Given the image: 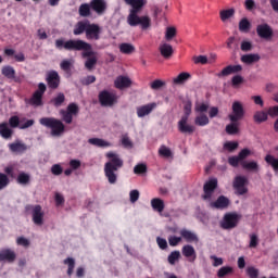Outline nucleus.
Instances as JSON below:
<instances>
[{
    "label": "nucleus",
    "mask_w": 278,
    "mask_h": 278,
    "mask_svg": "<svg viewBox=\"0 0 278 278\" xmlns=\"http://www.w3.org/2000/svg\"><path fill=\"white\" fill-rule=\"evenodd\" d=\"M242 168H244L245 170H254V173H257V170H260V165L255 161H251L248 163L242 162Z\"/></svg>",
    "instance_id": "nucleus-44"
},
{
    "label": "nucleus",
    "mask_w": 278,
    "mask_h": 278,
    "mask_svg": "<svg viewBox=\"0 0 278 278\" xmlns=\"http://www.w3.org/2000/svg\"><path fill=\"white\" fill-rule=\"evenodd\" d=\"M45 92H47V85L40 83L38 85V90H36L28 100V104L34 105L35 108H40L42 105V97Z\"/></svg>",
    "instance_id": "nucleus-10"
},
{
    "label": "nucleus",
    "mask_w": 278,
    "mask_h": 278,
    "mask_svg": "<svg viewBox=\"0 0 278 278\" xmlns=\"http://www.w3.org/2000/svg\"><path fill=\"white\" fill-rule=\"evenodd\" d=\"M247 275L250 278H258L260 277V269L251 266L247 268Z\"/></svg>",
    "instance_id": "nucleus-56"
},
{
    "label": "nucleus",
    "mask_w": 278,
    "mask_h": 278,
    "mask_svg": "<svg viewBox=\"0 0 278 278\" xmlns=\"http://www.w3.org/2000/svg\"><path fill=\"white\" fill-rule=\"evenodd\" d=\"M10 186V177L7 174L0 173V190H5Z\"/></svg>",
    "instance_id": "nucleus-48"
},
{
    "label": "nucleus",
    "mask_w": 278,
    "mask_h": 278,
    "mask_svg": "<svg viewBox=\"0 0 278 278\" xmlns=\"http://www.w3.org/2000/svg\"><path fill=\"white\" fill-rule=\"evenodd\" d=\"M64 101H66V96H64V93L60 92L58 93V96L55 98H53L51 100L52 105H54V108H62Z\"/></svg>",
    "instance_id": "nucleus-41"
},
{
    "label": "nucleus",
    "mask_w": 278,
    "mask_h": 278,
    "mask_svg": "<svg viewBox=\"0 0 278 278\" xmlns=\"http://www.w3.org/2000/svg\"><path fill=\"white\" fill-rule=\"evenodd\" d=\"M181 239L186 240V242H199V237L197 233L184 228L179 231Z\"/></svg>",
    "instance_id": "nucleus-25"
},
{
    "label": "nucleus",
    "mask_w": 278,
    "mask_h": 278,
    "mask_svg": "<svg viewBox=\"0 0 278 278\" xmlns=\"http://www.w3.org/2000/svg\"><path fill=\"white\" fill-rule=\"evenodd\" d=\"M54 45L55 49L59 51H62V49L65 51H83L81 55L86 60L88 58H97V52L92 51V45L81 39H70L67 41H64V39H56Z\"/></svg>",
    "instance_id": "nucleus-2"
},
{
    "label": "nucleus",
    "mask_w": 278,
    "mask_h": 278,
    "mask_svg": "<svg viewBox=\"0 0 278 278\" xmlns=\"http://www.w3.org/2000/svg\"><path fill=\"white\" fill-rule=\"evenodd\" d=\"M253 121L257 125H260L262 123H266V121H268V113H266L264 111H256L253 115Z\"/></svg>",
    "instance_id": "nucleus-32"
},
{
    "label": "nucleus",
    "mask_w": 278,
    "mask_h": 278,
    "mask_svg": "<svg viewBox=\"0 0 278 278\" xmlns=\"http://www.w3.org/2000/svg\"><path fill=\"white\" fill-rule=\"evenodd\" d=\"M51 173L55 177H60V175H62V173H64V168H62V165H60V164H54L51 167Z\"/></svg>",
    "instance_id": "nucleus-57"
},
{
    "label": "nucleus",
    "mask_w": 278,
    "mask_h": 278,
    "mask_svg": "<svg viewBox=\"0 0 278 278\" xmlns=\"http://www.w3.org/2000/svg\"><path fill=\"white\" fill-rule=\"evenodd\" d=\"M181 240H182L181 237L169 236L168 237L169 247H177L179 242H181Z\"/></svg>",
    "instance_id": "nucleus-60"
},
{
    "label": "nucleus",
    "mask_w": 278,
    "mask_h": 278,
    "mask_svg": "<svg viewBox=\"0 0 278 278\" xmlns=\"http://www.w3.org/2000/svg\"><path fill=\"white\" fill-rule=\"evenodd\" d=\"M232 274H233V267L223 266L222 268L218 269L217 277L218 278H224V277H227V276L232 275Z\"/></svg>",
    "instance_id": "nucleus-42"
},
{
    "label": "nucleus",
    "mask_w": 278,
    "mask_h": 278,
    "mask_svg": "<svg viewBox=\"0 0 278 278\" xmlns=\"http://www.w3.org/2000/svg\"><path fill=\"white\" fill-rule=\"evenodd\" d=\"M127 5H130L129 14L127 16V23L130 27H138L141 29H149L151 27V17L148 15L139 16L142 12V8L147 5V0H124Z\"/></svg>",
    "instance_id": "nucleus-1"
},
{
    "label": "nucleus",
    "mask_w": 278,
    "mask_h": 278,
    "mask_svg": "<svg viewBox=\"0 0 278 278\" xmlns=\"http://www.w3.org/2000/svg\"><path fill=\"white\" fill-rule=\"evenodd\" d=\"M226 134L228 136H236L237 134H240V123L238 122H231L226 126Z\"/></svg>",
    "instance_id": "nucleus-31"
},
{
    "label": "nucleus",
    "mask_w": 278,
    "mask_h": 278,
    "mask_svg": "<svg viewBox=\"0 0 278 278\" xmlns=\"http://www.w3.org/2000/svg\"><path fill=\"white\" fill-rule=\"evenodd\" d=\"M190 77H191L190 73L182 72L176 78H174V84H176V85L186 84V81H188V79H190Z\"/></svg>",
    "instance_id": "nucleus-40"
},
{
    "label": "nucleus",
    "mask_w": 278,
    "mask_h": 278,
    "mask_svg": "<svg viewBox=\"0 0 278 278\" xmlns=\"http://www.w3.org/2000/svg\"><path fill=\"white\" fill-rule=\"evenodd\" d=\"M260 60V54H243L241 56V62H243V64H255V62H257Z\"/></svg>",
    "instance_id": "nucleus-36"
},
{
    "label": "nucleus",
    "mask_w": 278,
    "mask_h": 278,
    "mask_svg": "<svg viewBox=\"0 0 278 278\" xmlns=\"http://www.w3.org/2000/svg\"><path fill=\"white\" fill-rule=\"evenodd\" d=\"M88 143L92 144L93 147H99L100 149H108V147H112V143L101 138H90L88 139Z\"/></svg>",
    "instance_id": "nucleus-28"
},
{
    "label": "nucleus",
    "mask_w": 278,
    "mask_h": 278,
    "mask_svg": "<svg viewBox=\"0 0 278 278\" xmlns=\"http://www.w3.org/2000/svg\"><path fill=\"white\" fill-rule=\"evenodd\" d=\"M182 255L184 257H187L189 262H195L197 261V250H194V247L190 244H186L182 247Z\"/></svg>",
    "instance_id": "nucleus-23"
},
{
    "label": "nucleus",
    "mask_w": 278,
    "mask_h": 278,
    "mask_svg": "<svg viewBox=\"0 0 278 278\" xmlns=\"http://www.w3.org/2000/svg\"><path fill=\"white\" fill-rule=\"evenodd\" d=\"M151 207L154 210V212H159L160 214H162L165 207L164 200L160 198H153L151 200Z\"/></svg>",
    "instance_id": "nucleus-29"
},
{
    "label": "nucleus",
    "mask_w": 278,
    "mask_h": 278,
    "mask_svg": "<svg viewBox=\"0 0 278 278\" xmlns=\"http://www.w3.org/2000/svg\"><path fill=\"white\" fill-rule=\"evenodd\" d=\"M61 114L66 125H71V123H73V115L71 113H67V111H61Z\"/></svg>",
    "instance_id": "nucleus-61"
},
{
    "label": "nucleus",
    "mask_w": 278,
    "mask_h": 278,
    "mask_svg": "<svg viewBox=\"0 0 278 278\" xmlns=\"http://www.w3.org/2000/svg\"><path fill=\"white\" fill-rule=\"evenodd\" d=\"M39 124L42 125V127L51 129V136L54 138H60V136L66 131L64 123L55 117H41Z\"/></svg>",
    "instance_id": "nucleus-4"
},
{
    "label": "nucleus",
    "mask_w": 278,
    "mask_h": 278,
    "mask_svg": "<svg viewBox=\"0 0 278 278\" xmlns=\"http://www.w3.org/2000/svg\"><path fill=\"white\" fill-rule=\"evenodd\" d=\"M108 162L104 164V175L109 184L114 185L118 181V170L124 166V161L121 159V155L114 152H108L105 154Z\"/></svg>",
    "instance_id": "nucleus-3"
},
{
    "label": "nucleus",
    "mask_w": 278,
    "mask_h": 278,
    "mask_svg": "<svg viewBox=\"0 0 278 278\" xmlns=\"http://www.w3.org/2000/svg\"><path fill=\"white\" fill-rule=\"evenodd\" d=\"M175 36H177V28L167 27L165 31V40H167V42H170V40H173Z\"/></svg>",
    "instance_id": "nucleus-49"
},
{
    "label": "nucleus",
    "mask_w": 278,
    "mask_h": 278,
    "mask_svg": "<svg viewBox=\"0 0 278 278\" xmlns=\"http://www.w3.org/2000/svg\"><path fill=\"white\" fill-rule=\"evenodd\" d=\"M229 205H231V201L225 195H219L216 201L210 203L213 210H227Z\"/></svg>",
    "instance_id": "nucleus-16"
},
{
    "label": "nucleus",
    "mask_w": 278,
    "mask_h": 278,
    "mask_svg": "<svg viewBox=\"0 0 278 278\" xmlns=\"http://www.w3.org/2000/svg\"><path fill=\"white\" fill-rule=\"evenodd\" d=\"M99 103L102 108H112V105L118 102V96L114 92H110L108 90L100 91L99 96Z\"/></svg>",
    "instance_id": "nucleus-7"
},
{
    "label": "nucleus",
    "mask_w": 278,
    "mask_h": 278,
    "mask_svg": "<svg viewBox=\"0 0 278 278\" xmlns=\"http://www.w3.org/2000/svg\"><path fill=\"white\" fill-rule=\"evenodd\" d=\"M63 264L67 266V275L68 277L73 276V270H75V258L67 257L63 261Z\"/></svg>",
    "instance_id": "nucleus-43"
},
{
    "label": "nucleus",
    "mask_w": 278,
    "mask_h": 278,
    "mask_svg": "<svg viewBox=\"0 0 278 278\" xmlns=\"http://www.w3.org/2000/svg\"><path fill=\"white\" fill-rule=\"evenodd\" d=\"M46 81L51 90H58L60 88V74L56 71H50L47 73Z\"/></svg>",
    "instance_id": "nucleus-14"
},
{
    "label": "nucleus",
    "mask_w": 278,
    "mask_h": 278,
    "mask_svg": "<svg viewBox=\"0 0 278 278\" xmlns=\"http://www.w3.org/2000/svg\"><path fill=\"white\" fill-rule=\"evenodd\" d=\"M0 136L4 140H10L12 136H14V130L10 127L8 122L0 123Z\"/></svg>",
    "instance_id": "nucleus-21"
},
{
    "label": "nucleus",
    "mask_w": 278,
    "mask_h": 278,
    "mask_svg": "<svg viewBox=\"0 0 278 278\" xmlns=\"http://www.w3.org/2000/svg\"><path fill=\"white\" fill-rule=\"evenodd\" d=\"M156 243H157V247L162 249V251H166V249H168V241H166V239L164 238L157 237Z\"/></svg>",
    "instance_id": "nucleus-58"
},
{
    "label": "nucleus",
    "mask_w": 278,
    "mask_h": 278,
    "mask_svg": "<svg viewBox=\"0 0 278 278\" xmlns=\"http://www.w3.org/2000/svg\"><path fill=\"white\" fill-rule=\"evenodd\" d=\"M181 257V253L179 251H173L168 257H167V262L168 264H170L172 266H175V264H177V262L179 261V258Z\"/></svg>",
    "instance_id": "nucleus-45"
},
{
    "label": "nucleus",
    "mask_w": 278,
    "mask_h": 278,
    "mask_svg": "<svg viewBox=\"0 0 278 278\" xmlns=\"http://www.w3.org/2000/svg\"><path fill=\"white\" fill-rule=\"evenodd\" d=\"M243 83H244V78L240 75H236L231 79V84L233 88H238V86H240V84H243Z\"/></svg>",
    "instance_id": "nucleus-59"
},
{
    "label": "nucleus",
    "mask_w": 278,
    "mask_h": 278,
    "mask_svg": "<svg viewBox=\"0 0 278 278\" xmlns=\"http://www.w3.org/2000/svg\"><path fill=\"white\" fill-rule=\"evenodd\" d=\"M159 154L162 157H173V152L166 146H163L159 149Z\"/></svg>",
    "instance_id": "nucleus-54"
},
{
    "label": "nucleus",
    "mask_w": 278,
    "mask_h": 278,
    "mask_svg": "<svg viewBox=\"0 0 278 278\" xmlns=\"http://www.w3.org/2000/svg\"><path fill=\"white\" fill-rule=\"evenodd\" d=\"M97 62H98L97 56H91L86 59L85 68H87V71L89 72L94 71V66H97Z\"/></svg>",
    "instance_id": "nucleus-46"
},
{
    "label": "nucleus",
    "mask_w": 278,
    "mask_h": 278,
    "mask_svg": "<svg viewBox=\"0 0 278 278\" xmlns=\"http://www.w3.org/2000/svg\"><path fill=\"white\" fill-rule=\"evenodd\" d=\"M256 33L260 38H264L265 40L273 38V28L268 24H260L256 27Z\"/></svg>",
    "instance_id": "nucleus-18"
},
{
    "label": "nucleus",
    "mask_w": 278,
    "mask_h": 278,
    "mask_svg": "<svg viewBox=\"0 0 278 278\" xmlns=\"http://www.w3.org/2000/svg\"><path fill=\"white\" fill-rule=\"evenodd\" d=\"M9 127H11V129H16V127H21V118H18V116L14 115L11 116L9 118Z\"/></svg>",
    "instance_id": "nucleus-51"
},
{
    "label": "nucleus",
    "mask_w": 278,
    "mask_h": 278,
    "mask_svg": "<svg viewBox=\"0 0 278 278\" xmlns=\"http://www.w3.org/2000/svg\"><path fill=\"white\" fill-rule=\"evenodd\" d=\"M249 155H251V150L244 148L243 150H241L239 152V154L237 156H239V160L241 162H243V160H247V157H249Z\"/></svg>",
    "instance_id": "nucleus-62"
},
{
    "label": "nucleus",
    "mask_w": 278,
    "mask_h": 278,
    "mask_svg": "<svg viewBox=\"0 0 278 278\" xmlns=\"http://www.w3.org/2000/svg\"><path fill=\"white\" fill-rule=\"evenodd\" d=\"M0 262L13 264V262H16V252L10 249L0 250Z\"/></svg>",
    "instance_id": "nucleus-19"
},
{
    "label": "nucleus",
    "mask_w": 278,
    "mask_h": 278,
    "mask_svg": "<svg viewBox=\"0 0 278 278\" xmlns=\"http://www.w3.org/2000/svg\"><path fill=\"white\" fill-rule=\"evenodd\" d=\"M1 73L7 79H15L16 78V70L10 65H5L2 67Z\"/></svg>",
    "instance_id": "nucleus-34"
},
{
    "label": "nucleus",
    "mask_w": 278,
    "mask_h": 278,
    "mask_svg": "<svg viewBox=\"0 0 278 278\" xmlns=\"http://www.w3.org/2000/svg\"><path fill=\"white\" fill-rule=\"evenodd\" d=\"M244 106L241 104L240 101H235L232 103V113L228 115L230 123H239L244 118Z\"/></svg>",
    "instance_id": "nucleus-11"
},
{
    "label": "nucleus",
    "mask_w": 278,
    "mask_h": 278,
    "mask_svg": "<svg viewBox=\"0 0 278 278\" xmlns=\"http://www.w3.org/2000/svg\"><path fill=\"white\" fill-rule=\"evenodd\" d=\"M194 123L198 125V127H205V125H210V117H207L205 114L198 115Z\"/></svg>",
    "instance_id": "nucleus-39"
},
{
    "label": "nucleus",
    "mask_w": 278,
    "mask_h": 278,
    "mask_svg": "<svg viewBox=\"0 0 278 278\" xmlns=\"http://www.w3.org/2000/svg\"><path fill=\"white\" fill-rule=\"evenodd\" d=\"M114 86L117 90H124V88L131 86V79L127 76H118L114 81Z\"/></svg>",
    "instance_id": "nucleus-24"
},
{
    "label": "nucleus",
    "mask_w": 278,
    "mask_h": 278,
    "mask_svg": "<svg viewBox=\"0 0 278 278\" xmlns=\"http://www.w3.org/2000/svg\"><path fill=\"white\" fill-rule=\"evenodd\" d=\"M135 175H144L147 173V164L141 163L134 167Z\"/></svg>",
    "instance_id": "nucleus-55"
},
{
    "label": "nucleus",
    "mask_w": 278,
    "mask_h": 278,
    "mask_svg": "<svg viewBox=\"0 0 278 278\" xmlns=\"http://www.w3.org/2000/svg\"><path fill=\"white\" fill-rule=\"evenodd\" d=\"M60 68H61V71H64L65 73H68V72H71V68H73V62L70 61V60H63L60 63Z\"/></svg>",
    "instance_id": "nucleus-53"
},
{
    "label": "nucleus",
    "mask_w": 278,
    "mask_h": 278,
    "mask_svg": "<svg viewBox=\"0 0 278 278\" xmlns=\"http://www.w3.org/2000/svg\"><path fill=\"white\" fill-rule=\"evenodd\" d=\"M130 203H136L138 199H140V191L138 190H131L129 193Z\"/></svg>",
    "instance_id": "nucleus-63"
},
{
    "label": "nucleus",
    "mask_w": 278,
    "mask_h": 278,
    "mask_svg": "<svg viewBox=\"0 0 278 278\" xmlns=\"http://www.w3.org/2000/svg\"><path fill=\"white\" fill-rule=\"evenodd\" d=\"M240 218H242V215L237 213H226L219 225L222 229H236V227H238V223H240Z\"/></svg>",
    "instance_id": "nucleus-6"
},
{
    "label": "nucleus",
    "mask_w": 278,
    "mask_h": 278,
    "mask_svg": "<svg viewBox=\"0 0 278 278\" xmlns=\"http://www.w3.org/2000/svg\"><path fill=\"white\" fill-rule=\"evenodd\" d=\"M67 113H70L72 116H77V114H79V106L72 102L67 105Z\"/></svg>",
    "instance_id": "nucleus-52"
},
{
    "label": "nucleus",
    "mask_w": 278,
    "mask_h": 278,
    "mask_svg": "<svg viewBox=\"0 0 278 278\" xmlns=\"http://www.w3.org/2000/svg\"><path fill=\"white\" fill-rule=\"evenodd\" d=\"M242 65H228L219 74H217V77H227L229 75H233L236 73H241Z\"/></svg>",
    "instance_id": "nucleus-22"
},
{
    "label": "nucleus",
    "mask_w": 278,
    "mask_h": 278,
    "mask_svg": "<svg viewBox=\"0 0 278 278\" xmlns=\"http://www.w3.org/2000/svg\"><path fill=\"white\" fill-rule=\"evenodd\" d=\"M26 212H31L33 214V223L38 225L39 227L45 224V212H42V206L40 204L37 205H26Z\"/></svg>",
    "instance_id": "nucleus-9"
},
{
    "label": "nucleus",
    "mask_w": 278,
    "mask_h": 278,
    "mask_svg": "<svg viewBox=\"0 0 278 278\" xmlns=\"http://www.w3.org/2000/svg\"><path fill=\"white\" fill-rule=\"evenodd\" d=\"M250 30H251V22H249L247 17H243L239 22V31H242L243 34H249Z\"/></svg>",
    "instance_id": "nucleus-38"
},
{
    "label": "nucleus",
    "mask_w": 278,
    "mask_h": 278,
    "mask_svg": "<svg viewBox=\"0 0 278 278\" xmlns=\"http://www.w3.org/2000/svg\"><path fill=\"white\" fill-rule=\"evenodd\" d=\"M236 14V10L233 9H227V10H223L219 13L220 20L223 22L228 21V18H231V16H233Z\"/></svg>",
    "instance_id": "nucleus-47"
},
{
    "label": "nucleus",
    "mask_w": 278,
    "mask_h": 278,
    "mask_svg": "<svg viewBox=\"0 0 278 278\" xmlns=\"http://www.w3.org/2000/svg\"><path fill=\"white\" fill-rule=\"evenodd\" d=\"M88 23H89L88 20L77 22L74 26V29H73L74 36H81V34H86Z\"/></svg>",
    "instance_id": "nucleus-27"
},
{
    "label": "nucleus",
    "mask_w": 278,
    "mask_h": 278,
    "mask_svg": "<svg viewBox=\"0 0 278 278\" xmlns=\"http://www.w3.org/2000/svg\"><path fill=\"white\" fill-rule=\"evenodd\" d=\"M218 188V179L217 178H210L203 186V192L202 199L204 201H211L212 195L214 194V190Z\"/></svg>",
    "instance_id": "nucleus-12"
},
{
    "label": "nucleus",
    "mask_w": 278,
    "mask_h": 278,
    "mask_svg": "<svg viewBox=\"0 0 278 278\" xmlns=\"http://www.w3.org/2000/svg\"><path fill=\"white\" fill-rule=\"evenodd\" d=\"M265 162H266V164L271 166L274 173H278V159L277 157H275L271 154H267L265 156Z\"/></svg>",
    "instance_id": "nucleus-37"
},
{
    "label": "nucleus",
    "mask_w": 278,
    "mask_h": 278,
    "mask_svg": "<svg viewBox=\"0 0 278 278\" xmlns=\"http://www.w3.org/2000/svg\"><path fill=\"white\" fill-rule=\"evenodd\" d=\"M159 51L165 60H170L173 58V54L175 53V50L173 49V46L170 43L163 42L159 47Z\"/></svg>",
    "instance_id": "nucleus-20"
},
{
    "label": "nucleus",
    "mask_w": 278,
    "mask_h": 278,
    "mask_svg": "<svg viewBox=\"0 0 278 278\" xmlns=\"http://www.w3.org/2000/svg\"><path fill=\"white\" fill-rule=\"evenodd\" d=\"M258 244H260V237L257 236V233H251L250 235L249 248L250 249H257Z\"/></svg>",
    "instance_id": "nucleus-50"
},
{
    "label": "nucleus",
    "mask_w": 278,
    "mask_h": 278,
    "mask_svg": "<svg viewBox=\"0 0 278 278\" xmlns=\"http://www.w3.org/2000/svg\"><path fill=\"white\" fill-rule=\"evenodd\" d=\"M16 181L20 184V186H29L31 176L25 172H22L17 175Z\"/></svg>",
    "instance_id": "nucleus-33"
},
{
    "label": "nucleus",
    "mask_w": 278,
    "mask_h": 278,
    "mask_svg": "<svg viewBox=\"0 0 278 278\" xmlns=\"http://www.w3.org/2000/svg\"><path fill=\"white\" fill-rule=\"evenodd\" d=\"M119 51L124 53V55H131V53L136 52V47L131 43L124 42L119 45Z\"/></svg>",
    "instance_id": "nucleus-35"
},
{
    "label": "nucleus",
    "mask_w": 278,
    "mask_h": 278,
    "mask_svg": "<svg viewBox=\"0 0 278 278\" xmlns=\"http://www.w3.org/2000/svg\"><path fill=\"white\" fill-rule=\"evenodd\" d=\"M85 35L87 40H99L101 38V26L88 22Z\"/></svg>",
    "instance_id": "nucleus-13"
},
{
    "label": "nucleus",
    "mask_w": 278,
    "mask_h": 278,
    "mask_svg": "<svg viewBox=\"0 0 278 278\" xmlns=\"http://www.w3.org/2000/svg\"><path fill=\"white\" fill-rule=\"evenodd\" d=\"M224 148H226L227 151H236V149L238 148V142H236V141H227L224 144Z\"/></svg>",
    "instance_id": "nucleus-64"
},
{
    "label": "nucleus",
    "mask_w": 278,
    "mask_h": 278,
    "mask_svg": "<svg viewBox=\"0 0 278 278\" xmlns=\"http://www.w3.org/2000/svg\"><path fill=\"white\" fill-rule=\"evenodd\" d=\"M90 10H92L90 2L83 3V4H80V7L78 9V14H79V16H83L84 18H88V16H91V14H92V12Z\"/></svg>",
    "instance_id": "nucleus-30"
},
{
    "label": "nucleus",
    "mask_w": 278,
    "mask_h": 278,
    "mask_svg": "<svg viewBox=\"0 0 278 278\" xmlns=\"http://www.w3.org/2000/svg\"><path fill=\"white\" fill-rule=\"evenodd\" d=\"M247 184H249V179L244 176H237L232 181V188L237 197H244L249 192V188H247Z\"/></svg>",
    "instance_id": "nucleus-8"
},
{
    "label": "nucleus",
    "mask_w": 278,
    "mask_h": 278,
    "mask_svg": "<svg viewBox=\"0 0 278 278\" xmlns=\"http://www.w3.org/2000/svg\"><path fill=\"white\" fill-rule=\"evenodd\" d=\"M185 115L181 116L178 122V131L180 134H189L192 135L195 131V127L188 124V118H190V114L192 113V102H187L184 106Z\"/></svg>",
    "instance_id": "nucleus-5"
},
{
    "label": "nucleus",
    "mask_w": 278,
    "mask_h": 278,
    "mask_svg": "<svg viewBox=\"0 0 278 278\" xmlns=\"http://www.w3.org/2000/svg\"><path fill=\"white\" fill-rule=\"evenodd\" d=\"M92 12H96L98 16L105 14L108 10V2L105 0H91L90 2Z\"/></svg>",
    "instance_id": "nucleus-15"
},
{
    "label": "nucleus",
    "mask_w": 278,
    "mask_h": 278,
    "mask_svg": "<svg viewBox=\"0 0 278 278\" xmlns=\"http://www.w3.org/2000/svg\"><path fill=\"white\" fill-rule=\"evenodd\" d=\"M157 108V103L152 102L137 108V116L138 118H144V116H149L151 112H153Z\"/></svg>",
    "instance_id": "nucleus-17"
},
{
    "label": "nucleus",
    "mask_w": 278,
    "mask_h": 278,
    "mask_svg": "<svg viewBox=\"0 0 278 278\" xmlns=\"http://www.w3.org/2000/svg\"><path fill=\"white\" fill-rule=\"evenodd\" d=\"M27 149H28L27 144L21 141L9 143V150L11 151V153H25Z\"/></svg>",
    "instance_id": "nucleus-26"
}]
</instances>
